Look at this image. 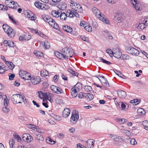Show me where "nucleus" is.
Instances as JSON below:
<instances>
[{
	"label": "nucleus",
	"instance_id": "1",
	"mask_svg": "<svg viewBox=\"0 0 148 148\" xmlns=\"http://www.w3.org/2000/svg\"><path fill=\"white\" fill-rule=\"evenodd\" d=\"M74 53L73 50L68 47H65L61 51V53L55 52L56 56L60 59L64 60L72 58Z\"/></svg>",
	"mask_w": 148,
	"mask_h": 148
},
{
	"label": "nucleus",
	"instance_id": "2",
	"mask_svg": "<svg viewBox=\"0 0 148 148\" xmlns=\"http://www.w3.org/2000/svg\"><path fill=\"white\" fill-rule=\"evenodd\" d=\"M24 96H22L20 94L14 95L10 97L11 100L14 104L21 103V102H23L24 103H26L27 101L26 99L24 100Z\"/></svg>",
	"mask_w": 148,
	"mask_h": 148
},
{
	"label": "nucleus",
	"instance_id": "3",
	"mask_svg": "<svg viewBox=\"0 0 148 148\" xmlns=\"http://www.w3.org/2000/svg\"><path fill=\"white\" fill-rule=\"evenodd\" d=\"M126 51L128 53L136 56H138L139 54V51L132 47L127 48L126 49Z\"/></svg>",
	"mask_w": 148,
	"mask_h": 148
},
{
	"label": "nucleus",
	"instance_id": "4",
	"mask_svg": "<svg viewBox=\"0 0 148 148\" xmlns=\"http://www.w3.org/2000/svg\"><path fill=\"white\" fill-rule=\"evenodd\" d=\"M131 3L134 7L136 10L140 11L141 10L140 5L137 0H131Z\"/></svg>",
	"mask_w": 148,
	"mask_h": 148
},
{
	"label": "nucleus",
	"instance_id": "5",
	"mask_svg": "<svg viewBox=\"0 0 148 148\" xmlns=\"http://www.w3.org/2000/svg\"><path fill=\"white\" fill-rule=\"evenodd\" d=\"M62 28L64 31H65L67 32L71 33V34L73 35H76L77 34V33H76V32L74 33V32L75 31V30L74 31L73 30L71 27L68 25H66L63 26Z\"/></svg>",
	"mask_w": 148,
	"mask_h": 148
},
{
	"label": "nucleus",
	"instance_id": "6",
	"mask_svg": "<svg viewBox=\"0 0 148 148\" xmlns=\"http://www.w3.org/2000/svg\"><path fill=\"white\" fill-rule=\"evenodd\" d=\"M79 118V115L75 112H73L71 117L70 121L73 123H75L77 121Z\"/></svg>",
	"mask_w": 148,
	"mask_h": 148
},
{
	"label": "nucleus",
	"instance_id": "7",
	"mask_svg": "<svg viewBox=\"0 0 148 148\" xmlns=\"http://www.w3.org/2000/svg\"><path fill=\"white\" fill-rule=\"evenodd\" d=\"M23 139L25 142H30L33 139V138L29 134H24L22 135Z\"/></svg>",
	"mask_w": 148,
	"mask_h": 148
},
{
	"label": "nucleus",
	"instance_id": "8",
	"mask_svg": "<svg viewBox=\"0 0 148 148\" xmlns=\"http://www.w3.org/2000/svg\"><path fill=\"white\" fill-rule=\"evenodd\" d=\"M92 11L95 16L98 17L99 18L102 16H104V15L101 12L100 10L95 7H93L92 8Z\"/></svg>",
	"mask_w": 148,
	"mask_h": 148
},
{
	"label": "nucleus",
	"instance_id": "9",
	"mask_svg": "<svg viewBox=\"0 0 148 148\" xmlns=\"http://www.w3.org/2000/svg\"><path fill=\"white\" fill-rule=\"evenodd\" d=\"M72 8L74 9L75 11H77L78 12L81 13L83 12V10L81 6L77 3L75 5H74Z\"/></svg>",
	"mask_w": 148,
	"mask_h": 148
},
{
	"label": "nucleus",
	"instance_id": "10",
	"mask_svg": "<svg viewBox=\"0 0 148 148\" xmlns=\"http://www.w3.org/2000/svg\"><path fill=\"white\" fill-rule=\"evenodd\" d=\"M40 78L39 77H32L31 82L32 84L35 85L40 83Z\"/></svg>",
	"mask_w": 148,
	"mask_h": 148
},
{
	"label": "nucleus",
	"instance_id": "11",
	"mask_svg": "<svg viewBox=\"0 0 148 148\" xmlns=\"http://www.w3.org/2000/svg\"><path fill=\"white\" fill-rule=\"evenodd\" d=\"M50 21L49 24L57 30H58L59 27L58 24L56 23V21L52 18H51V20Z\"/></svg>",
	"mask_w": 148,
	"mask_h": 148
},
{
	"label": "nucleus",
	"instance_id": "12",
	"mask_svg": "<svg viewBox=\"0 0 148 148\" xmlns=\"http://www.w3.org/2000/svg\"><path fill=\"white\" fill-rule=\"evenodd\" d=\"M51 88L52 90L56 93L59 94L61 93V89L58 87L53 85L51 86Z\"/></svg>",
	"mask_w": 148,
	"mask_h": 148
},
{
	"label": "nucleus",
	"instance_id": "13",
	"mask_svg": "<svg viewBox=\"0 0 148 148\" xmlns=\"http://www.w3.org/2000/svg\"><path fill=\"white\" fill-rule=\"evenodd\" d=\"M8 99L6 100V98L4 99V104L5 106V107L3 108L2 110L3 112L5 114H8L9 111V109L7 108V106H8Z\"/></svg>",
	"mask_w": 148,
	"mask_h": 148
},
{
	"label": "nucleus",
	"instance_id": "14",
	"mask_svg": "<svg viewBox=\"0 0 148 148\" xmlns=\"http://www.w3.org/2000/svg\"><path fill=\"white\" fill-rule=\"evenodd\" d=\"M70 112L71 111L68 108H65L63 112L62 117L65 118L67 117L70 114Z\"/></svg>",
	"mask_w": 148,
	"mask_h": 148
},
{
	"label": "nucleus",
	"instance_id": "15",
	"mask_svg": "<svg viewBox=\"0 0 148 148\" xmlns=\"http://www.w3.org/2000/svg\"><path fill=\"white\" fill-rule=\"evenodd\" d=\"M117 93L118 97L120 98H124L126 96V92L122 90H118Z\"/></svg>",
	"mask_w": 148,
	"mask_h": 148
},
{
	"label": "nucleus",
	"instance_id": "16",
	"mask_svg": "<svg viewBox=\"0 0 148 148\" xmlns=\"http://www.w3.org/2000/svg\"><path fill=\"white\" fill-rule=\"evenodd\" d=\"M112 55L116 58H119L121 57V53L118 49H117L116 50L115 52H114L113 51Z\"/></svg>",
	"mask_w": 148,
	"mask_h": 148
},
{
	"label": "nucleus",
	"instance_id": "17",
	"mask_svg": "<svg viewBox=\"0 0 148 148\" xmlns=\"http://www.w3.org/2000/svg\"><path fill=\"white\" fill-rule=\"evenodd\" d=\"M57 7L60 10H63L66 9L67 4L64 2H62L60 3Z\"/></svg>",
	"mask_w": 148,
	"mask_h": 148
},
{
	"label": "nucleus",
	"instance_id": "18",
	"mask_svg": "<svg viewBox=\"0 0 148 148\" xmlns=\"http://www.w3.org/2000/svg\"><path fill=\"white\" fill-rule=\"evenodd\" d=\"M5 32L7 34L9 37L12 38H13L15 35V32L11 27L8 30L7 32Z\"/></svg>",
	"mask_w": 148,
	"mask_h": 148
},
{
	"label": "nucleus",
	"instance_id": "19",
	"mask_svg": "<svg viewBox=\"0 0 148 148\" xmlns=\"http://www.w3.org/2000/svg\"><path fill=\"white\" fill-rule=\"evenodd\" d=\"M94 140L91 139H89L86 142L87 147L88 148H92L94 145Z\"/></svg>",
	"mask_w": 148,
	"mask_h": 148
},
{
	"label": "nucleus",
	"instance_id": "20",
	"mask_svg": "<svg viewBox=\"0 0 148 148\" xmlns=\"http://www.w3.org/2000/svg\"><path fill=\"white\" fill-rule=\"evenodd\" d=\"M146 27L145 24L144 23H139L137 26V29L141 31L143 29Z\"/></svg>",
	"mask_w": 148,
	"mask_h": 148
},
{
	"label": "nucleus",
	"instance_id": "21",
	"mask_svg": "<svg viewBox=\"0 0 148 148\" xmlns=\"http://www.w3.org/2000/svg\"><path fill=\"white\" fill-rule=\"evenodd\" d=\"M71 94L73 97H75L77 95V92L76 90L72 88L71 89Z\"/></svg>",
	"mask_w": 148,
	"mask_h": 148
},
{
	"label": "nucleus",
	"instance_id": "22",
	"mask_svg": "<svg viewBox=\"0 0 148 148\" xmlns=\"http://www.w3.org/2000/svg\"><path fill=\"white\" fill-rule=\"evenodd\" d=\"M27 73L26 71L21 70L19 72V75L23 79V77H25L26 76Z\"/></svg>",
	"mask_w": 148,
	"mask_h": 148
},
{
	"label": "nucleus",
	"instance_id": "23",
	"mask_svg": "<svg viewBox=\"0 0 148 148\" xmlns=\"http://www.w3.org/2000/svg\"><path fill=\"white\" fill-rule=\"evenodd\" d=\"M85 97L87 100L90 101L94 98V96L91 93L86 94Z\"/></svg>",
	"mask_w": 148,
	"mask_h": 148
},
{
	"label": "nucleus",
	"instance_id": "24",
	"mask_svg": "<svg viewBox=\"0 0 148 148\" xmlns=\"http://www.w3.org/2000/svg\"><path fill=\"white\" fill-rule=\"evenodd\" d=\"M5 63L11 70H12L14 68V65L12 62L7 61Z\"/></svg>",
	"mask_w": 148,
	"mask_h": 148
},
{
	"label": "nucleus",
	"instance_id": "25",
	"mask_svg": "<svg viewBox=\"0 0 148 148\" xmlns=\"http://www.w3.org/2000/svg\"><path fill=\"white\" fill-rule=\"evenodd\" d=\"M12 0H6L5 1V4L7 6L10 5L11 4L13 5H15L17 4V3L14 1H11Z\"/></svg>",
	"mask_w": 148,
	"mask_h": 148
},
{
	"label": "nucleus",
	"instance_id": "26",
	"mask_svg": "<svg viewBox=\"0 0 148 148\" xmlns=\"http://www.w3.org/2000/svg\"><path fill=\"white\" fill-rule=\"evenodd\" d=\"M98 60L99 61H101L103 63H105L108 65H110L111 64L110 62L106 60L103 59L102 58H99L98 59Z\"/></svg>",
	"mask_w": 148,
	"mask_h": 148
},
{
	"label": "nucleus",
	"instance_id": "27",
	"mask_svg": "<svg viewBox=\"0 0 148 148\" xmlns=\"http://www.w3.org/2000/svg\"><path fill=\"white\" fill-rule=\"evenodd\" d=\"M51 14L53 16L56 17H58L60 16V12L56 10H53Z\"/></svg>",
	"mask_w": 148,
	"mask_h": 148
},
{
	"label": "nucleus",
	"instance_id": "28",
	"mask_svg": "<svg viewBox=\"0 0 148 148\" xmlns=\"http://www.w3.org/2000/svg\"><path fill=\"white\" fill-rule=\"evenodd\" d=\"M103 16H102L101 17H99V19L104 23L109 24L110 23L109 20L107 18H104Z\"/></svg>",
	"mask_w": 148,
	"mask_h": 148
},
{
	"label": "nucleus",
	"instance_id": "29",
	"mask_svg": "<svg viewBox=\"0 0 148 148\" xmlns=\"http://www.w3.org/2000/svg\"><path fill=\"white\" fill-rule=\"evenodd\" d=\"M113 139L117 142H121L123 141V139L120 136H114L113 137Z\"/></svg>",
	"mask_w": 148,
	"mask_h": 148
},
{
	"label": "nucleus",
	"instance_id": "30",
	"mask_svg": "<svg viewBox=\"0 0 148 148\" xmlns=\"http://www.w3.org/2000/svg\"><path fill=\"white\" fill-rule=\"evenodd\" d=\"M84 88L85 91L89 92L92 90V88L91 86H84Z\"/></svg>",
	"mask_w": 148,
	"mask_h": 148
},
{
	"label": "nucleus",
	"instance_id": "31",
	"mask_svg": "<svg viewBox=\"0 0 148 148\" xmlns=\"http://www.w3.org/2000/svg\"><path fill=\"white\" fill-rule=\"evenodd\" d=\"M34 54L36 56H43L44 55V53L40 51H34Z\"/></svg>",
	"mask_w": 148,
	"mask_h": 148
},
{
	"label": "nucleus",
	"instance_id": "32",
	"mask_svg": "<svg viewBox=\"0 0 148 148\" xmlns=\"http://www.w3.org/2000/svg\"><path fill=\"white\" fill-rule=\"evenodd\" d=\"M137 112L139 114H141V115H144L145 113V111L143 108H140L138 109Z\"/></svg>",
	"mask_w": 148,
	"mask_h": 148
},
{
	"label": "nucleus",
	"instance_id": "33",
	"mask_svg": "<svg viewBox=\"0 0 148 148\" xmlns=\"http://www.w3.org/2000/svg\"><path fill=\"white\" fill-rule=\"evenodd\" d=\"M42 18L45 21L47 22L49 24L50 21L51 20V18L48 15L44 16Z\"/></svg>",
	"mask_w": 148,
	"mask_h": 148
},
{
	"label": "nucleus",
	"instance_id": "34",
	"mask_svg": "<svg viewBox=\"0 0 148 148\" xmlns=\"http://www.w3.org/2000/svg\"><path fill=\"white\" fill-rule=\"evenodd\" d=\"M3 28L5 32H7L9 29H10V26L6 24H4L2 25Z\"/></svg>",
	"mask_w": 148,
	"mask_h": 148
},
{
	"label": "nucleus",
	"instance_id": "35",
	"mask_svg": "<svg viewBox=\"0 0 148 148\" xmlns=\"http://www.w3.org/2000/svg\"><path fill=\"white\" fill-rule=\"evenodd\" d=\"M60 19L62 21H65L67 19L65 13L64 12L61 13L60 15Z\"/></svg>",
	"mask_w": 148,
	"mask_h": 148
},
{
	"label": "nucleus",
	"instance_id": "36",
	"mask_svg": "<svg viewBox=\"0 0 148 148\" xmlns=\"http://www.w3.org/2000/svg\"><path fill=\"white\" fill-rule=\"evenodd\" d=\"M40 6L41 8H40V9L42 10H46L49 8V6L47 5L42 3H41Z\"/></svg>",
	"mask_w": 148,
	"mask_h": 148
},
{
	"label": "nucleus",
	"instance_id": "37",
	"mask_svg": "<svg viewBox=\"0 0 148 148\" xmlns=\"http://www.w3.org/2000/svg\"><path fill=\"white\" fill-rule=\"evenodd\" d=\"M84 28L86 31L88 32H91L92 30V27L88 24H86Z\"/></svg>",
	"mask_w": 148,
	"mask_h": 148
},
{
	"label": "nucleus",
	"instance_id": "38",
	"mask_svg": "<svg viewBox=\"0 0 148 148\" xmlns=\"http://www.w3.org/2000/svg\"><path fill=\"white\" fill-rule=\"evenodd\" d=\"M142 124L144 126V129L148 130V121H145L143 122Z\"/></svg>",
	"mask_w": 148,
	"mask_h": 148
},
{
	"label": "nucleus",
	"instance_id": "39",
	"mask_svg": "<svg viewBox=\"0 0 148 148\" xmlns=\"http://www.w3.org/2000/svg\"><path fill=\"white\" fill-rule=\"evenodd\" d=\"M48 74V72L46 70L41 71H40L41 76L42 77H44L47 76Z\"/></svg>",
	"mask_w": 148,
	"mask_h": 148
},
{
	"label": "nucleus",
	"instance_id": "40",
	"mask_svg": "<svg viewBox=\"0 0 148 148\" xmlns=\"http://www.w3.org/2000/svg\"><path fill=\"white\" fill-rule=\"evenodd\" d=\"M32 31L34 32H35L36 34L38 33L39 35L41 37H42L43 38H45L46 37V36L45 35H44L42 33H41L40 31H39V32H38V31L37 30H36L35 29H32Z\"/></svg>",
	"mask_w": 148,
	"mask_h": 148
},
{
	"label": "nucleus",
	"instance_id": "41",
	"mask_svg": "<svg viewBox=\"0 0 148 148\" xmlns=\"http://www.w3.org/2000/svg\"><path fill=\"white\" fill-rule=\"evenodd\" d=\"M46 142L47 143H49L51 144H53L56 143V141L53 140L50 137L46 139Z\"/></svg>",
	"mask_w": 148,
	"mask_h": 148
},
{
	"label": "nucleus",
	"instance_id": "42",
	"mask_svg": "<svg viewBox=\"0 0 148 148\" xmlns=\"http://www.w3.org/2000/svg\"><path fill=\"white\" fill-rule=\"evenodd\" d=\"M102 81L104 84V86H105L106 87H108L109 86V83L106 78L105 79H103Z\"/></svg>",
	"mask_w": 148,
	"mask_h": 148
},
{
	"label": "nucleus",
	"instance_id": "43",
	"mask_svg": "<svg viewBox=\"0 0 148 148\" xmlns=\"http://www.w3.org/2000/svg\"><path fill=\"white\" fill-rule=\"evenodd\" d=\"M121 132L124 134H125L127 136H129L130 133L129 131L125 130H121Z\"/></svg>",
	"mask_w": 148,
	"mask_h": 148
},
{
	"label": "nucleus",
	"instance_id": "44",
	"mask_svg": "<svg viewBox=\"0 0 148 148\" xmlns=\"http://www.w3.org/2000/svg\"><path fill=\"white\" fill-rule=\"evenodd\" d=\"M44 45L46 49H48L50 47L49 42H48L47 41H45L44 42Z\"/></svg>",
	"mask_w": 148,
	"mask_h": 148
},
{
	"label": "nucleus",
	"instance_id": "45",
	"mask_svg": "<svg viewBox=\"0 0 148 148\" xmlns=\"http://www.w3.org/2000/svg\"><path fill=\"white\" fill-rule=\"evenodd\" d=\"M32 79V77H31V76L30 75V74L28 73H27V75L25 77H23V79L25 80H28L30 79L31 81V79Z\"/></svg>",
	"mask_w": 148,
	"mask_h": 148
},
{
	"label": "nucleus",
	"instance_id": "46",
	"mask_svg": "<svg viewBox=\"0 0 148 148\" xmlns=\"http://www.w3.org/2000/svg\"><path fill=\"white\" fill-rule=\"evenodd\" d=\"M29 38L27 39L25 37H24V36H20L19 37V39L20 41H23L24 40H28L29 39H30L31 37L30 36H29Z\"/></svg>",
	"mask_w": 148,
	"mask_h": 148
},
{
	"label": "nucleus",
	"instance_id": "47",
	"mask_svg": "<svg viewBox=\"0 0 148 148\" xmlns=\"http://www.w3.org/2000/svg\"><path fill=\"white\" fill-rule=\"evenodd\" d=\"M9 144L11 148H14L13 146L14 144V140L13 139H11L9 141Z\"/></svg>",
	"mask_w": 148,
	"mask_h": 148
},
{
	"label": "nucleus",
	"instance_id": "48",
	"mask_svg": "<svg viewBox=\"0 0 148 148\" xmlns=\"http://www.w3.org/2000/svg\"><path fill=\"white\" fill-rule=\"evenodd\" d=\"M86 94L83 92H80L78 94V97L80 99H82L83 97H85L86 95Z\"/></svg>",
	"mask_w": 148,
	"mask_h": 148
},
{
	"label": "nucleus",
	"instance_id": "49",
	"mask_svg": "<svg viewBox=\"0 0 148 148\" xmlns=\"http://www.w3.org/2000/svg\"><path fill=\"white\" fill-rule=\"evenodd\" d=\"M41 3L39 2L36 1L34 3V5L37 8H41L40 5H41Z\"/></svg>",
	"mask_w": 148,
	"mask_h": 148
},
{
	"label": "nucleus",
	"instance_id": "50",
	"mask_svg": "<svg viewBox=\"0 0 148 148\" xmlns=\"http://www.w3.org/2000/svg\"><path fill=\"white\" fill-rule=\"evenodd\" d=\"M14 136L15 138L18 141L21 142V137L18 135L15 134H14Z\"/></svg>",
	"mask_w": 148,
	"mask_h": 148
},
{
	"label": "nucleus",
	"instance_id": "51",
	"mask_svg": "<svg viewBox=\"0 0 148 148\" xmlns=\"http://www.w3.org/2000/svg\"><path fill=\"white\" fill-rule=\"evenodd\" d=\"M37 138L39 140L43 141L44 140L43 136L40 134H38L37 135Z\"/></svg>",
	"mask_w": 148,
	"mask_h": 148
},
{
	"label": "nucleus",
	"instance_id": "52",
	"mask_svg": "<svg viewBox=\"0 0 148 148\" xmlns=\"http://www.w3.org/2000/svg\"><path fill=\"white\" fill-rule=\"evenodd\" d=\"M42 99L43 98H45L47 99L48 100L50 101V100H51V98H50V99H49V98L47 95V93H43L42 92Z\"/></svg>",
	"mask_w": 148,
	"mask_h": 148
},
{
	"label": "nucleus",
	"instance_id": "53",
	"mask_svg": "<svg viewBox=\"0 0 148 148\" xmlns=\"http://www.w3.org/2000/svg\"><path fill=\"white\" fill-rule=\"evenodd\" d=\"M29 12L31 14V15H32L30 19L31 20L35 21L36 18V17L35 16V15L31 12Z\"/></svg>",
	"mask_w": 148,
	"mask_h": 148
},
{
	"label": "nucleus",
	"instance_id": "54",
	"mask_svg": "<svg viewBox=\"0 0 148 148\" xmlns=\"http://www.w3.org/2000/svg\"><path fill=\"white\" fill-rule=\"evenodd\" d=\"M8 45V46L9 47H13L15 45L14 42L11 41H9Z\"/></svg>",
	"mask_w": 148,
	"mask_h": 148
},
{
	"label": "nucleus",
	"instance_id": "55",
	"mask_svg": "<svg viewBox=\"0 0 148 148\" xmlns=\"http://www.w3.org/2000/svg\"><path fill=\"white\" fill-rule=\"evenodd\" d=\"M9 79L10 80H13L15 76V75L14 74L9 73L8 75Z\"/></svg>",
	"mask_w": 148,
	"mask_h": 148
},
{
	"label": "nucleus",
	"instance_id": "56",
	"mask_svg": "<svg viewBox=\"0 0 148 148\" xmlns=\"http://www.w3.org/2000/svg\"><path fill=\"white\" fill-rule=\"evenodd\" d=\"M130 143L132 145H135L137 143L135 139L133 138L130 140Z\"/></svg>",
	"mask_w": 148,
	"mask_h": 148
},
{
	"label": "nucleus",
	"instance_id": "57",
	"mask_svg": "<svg viewBox=\"0 0 148 148\" xmlns=\"http://www.w3.org/2000/svg\"><path fill=\"white\" fill-rule=\"evenodd\" d=\"M81 39L84 41L87 42H88L89 41L88 38L87 37H86L84 36H81Z\"/></svg>",
	"mask_w": 148,
	"mask_h": 148
},
{
	"label": "nucleus",
	"instance_id": "58",
	"mask_svg": "<svg viewBox=\"0 0 148 148\" xmlns=\"http://www.w3.org/2000/svg\"><path fill=\"white\" fill-rule=\"evenodd\" d=\"M133 101L134 102V104H133L134 105H136L140 103V101H138L137 99H134L133 100Z\"/></svg>",
	"mask_w": 148,
	"mask_h": 148
},
{
	"label": "nucleus",
	"instance_id": "59",
	"mask_svg": "<svg viewBox=\"0 0 148 148\" xmlns=\"http://www.w3.org/2000/svg\"><path fill=\"white\" fill-rule=\"evenodd\" d=\"M116 121L117 122H118L120 123H124V121L123 118L121 119H116Z\"/></svg>",
	"mask_w": 148,
	"mask_h": 148
},
{
	"label": "nucleus",
	"instance_id": "60",
	"mask_svg": "<svg viewBox=\"0 0 148 148\" xmlns=\"http://www.w3.org/2000/svg\"><path fill=\"white\" fill-rule=\"evenodd\" d=\"M118 104H121V108L122 110H124L125 109L126 106L123 103L120 102Z\"/></svg>",
	"mask_w": 148,
	"mask_h": 148
},
{
	"label": "nucleus",
	"instance_id": "61",
	"mask_svg": "<svg viewBox=\"0 0 148 148\" xmlns=\"http://www.w3.org/2000/svg\"><path fill=\"white\" fill-rule=\"evenodd\" d=\"M69 14L70 16V18H72L74 17V10H69Z\"/></svg>",
	"mask_w": 148,
	"mask_h": 148
},
{
	"label": "nucleus",
	"instance_id": "62",
	"mask_svg": "<svg viewBox=\"0 0 148 148\" xmlns=\"http://www.w3.org/2000/svg\"><path fill=\"white\" fill-rule=\"evenodd\" d=\"M122 58L124 60H127L129 58V56L127 55H123Z\"/></svg>",
	"mask_w": 148,
	"mask_h": 148
},
{
	"label": "nucleus",
	"instance_id": "63",
	"mask_svg": "<svg viewBox=\"0 0 148 148\" xmlns=\"http://www.w3.org/2000/svg\"><path fill=\"white\" fill-rule=\"evenodd\" d=\"M57 136L59 138H62L64 137V135L62 133H60L57 134Z\"/></svg>",
	"mask_w": 148,
	"mask_h": 148
},
{
	"label": "nucleus",
	"instance_id": "64",
	"mask_svg": "<svg viewBox=\"0 0 148 148\" xmlns=\"http://www.w3.org/2000/svg\"><path fill=\"white\" fill-rule=\"evenodd\" d=\"M145 24L146 26L148 24V18H145L143 21V23Z\"/></svg>",
	"mask_w": 148,
	"mask_h": 148
}]
</instances>
